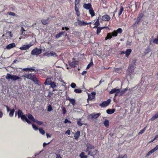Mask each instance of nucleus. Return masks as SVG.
<instances>
[{
	"mask_svg": "<svg viewBox=\"0 0 158 158\" xmlns=\"http://www.w3.org/2000/svg\"><path fill=\"white\" fill-rule=\"evenodd\" d=\"M4 106L6 107V108L7 110V112H9L10 110V108L8 106H7L6 105H4Z\"/></svg>",
	"mask_w": 158,
	"mask_h": 158,
	"instance_id": "61",
	"label": "nucleus"
},
{
	"mask_svg": "<svg viewBox=\"0 0 158 158\" xmlns=\"http://www.w3.org/2000/svg\"><path fill=\"white\" fill-rule=\"evenodd\" d=\"M150 49L149 48H147L145 49L144 52L145 55L148 53L150 52Z\"/></svg>",
	"mask_w": 158,
	"mask_h": 158,
	"instance_id": "41",
	"label": "nucleus"
},
{
	"mask_svg": "<svg viewBox=\"0 0 158 158\" xmlns=\"http://www.w3.org/2000/svg\"><path fill=\"white\" fill-rule=\"evenodd\" d=\"M49 19V17L48 18L46 19H41V22L43 25H46L48 23Z\"/></svg>",
	"mask_w": 158,
	"mask_h": 158,
	"instance_id": "17",
	"label": "nucleus"
},
{
	"mask_svg": "<svg viewBox=\"0 0 158 158\" xmlns=\"http://www.w3.org/2000/svg\"><path fill=\"white\" fill-rule=\"evenodd\" d=\"M64 29H65L66 31H68L69 28L67 27H62V30H64Z\"/></svg>",
	"mask_w": 158,
	"mask_h": 158,
	"instance_id": "63",
	"label": "nucleus"
},
{
	"mask_svg": "<svg viewBox=\"0 0 158 158\" xmlns=\"http://www.w3.org/2000/svg\"><path fill=\"white\" fill-rule=\"evenodd\" d=\"M110 19V17L108 15H104L102 16V20L105 21H109Z\"/></svg>",
	"mask_w": 158,
	"mask_h": 158,
	"instance_id": "9",
	"label": "nucleus"
},
{
	"mask_svg": "<svg viewBox=\"0 0 158 158\" xmlns=\"http://www.w3.org/2000/svg\"><path fill=\"white\" fill-rule=\"evenodd\" d=\"M86 148L85 149V152L88 155L94 156L96 155L97 150L94 149L95 147L94 145L89 143H87L86 145Z\"/></svg>",
	"mask_w": 158,
	"mask_h": 158,
	"instance_id": "1",
	"label": "nucleus"
},
{
	"mask_svg": "<svg viewBox=\"0 0 158 158\" xmlns=\"http://www.w3.org/2000/svg\"><path fill=\"white\" fill-rule=\"evenodd\" d=\"M158 118V112L155 114L151 118L152 121L154 120L155 119Z\"/></svg>",
	"mask_w": 158,
	"mask_h": 158,
	"instance_id": "33",
	"label": "nucleus"
},
{
	"mask_svg": "<svg viewBox=\"0 0 158 158\" xmlns=\"http://www.w3.org/2000/svg\"><path fill=\"white\" fill-rule=\"evenodd\" d=\"M32 125L34 130L36 131L38 129V127L35 125L33 124H32Z\"/></svg>",
	"mask_w": 158,
	"mask_h": 158,
	"instance_id": "54",
	"label": "nucleus"
},
{
	"mask_svg": "<svg viewBox=\"0 0 158 158\" xmlns=\"http://www.w3.org/2000/svg\"><path fill=\"white\" fill-rule=\"evenodd\" d=\"M95 97L94 96H91V95H88V100H91Z\"/></svg>",
	"mask_w": 158,
	"mask_h": 158,
	"instance_id": "50",
	"label": "nucleus"
},
{
	"mask_svg": "<svg viewBox=\"0 0 158 158\" xmlns=\"http://www.w3.org/2000/svg\"><path fill=\"white\" fill-rule=\"evenodd\" d=\"M120 89H116V88H114L111 90L109 92V93L110 94H114V93H116L117 94L120 91Z\"/></svg>",
	"mask_w": 158,
	"mask_h": 158,
	"instance_id": "13",
	"label": "nucleus"
},
{
	"mask_svg": "<svg viewBox=\"0 0 158 158\" xmlns=\"http://www.w3.org/2000/svg\"><path fill=\"white\" fill-rule=\"evenodd\" d=\"M124 10V8L123 6H121L120 7V11L118 13V15L119 16H120L121 14H122Z\"/></svg>",
	"mask_w": 158,
	"mask_h": 158,
	"instance_id": "36",
	"label": "nucleus"
},
{
	"mask_svg": "<svg viewBox=\"0 0 158 158\" xmlns=\"http://www.w3.org/2000/svg\"><path fill=\"white\" fill-rule=\"evenodd\" d=\"M78 61H75L69 63L70 66L73 68H75L77 65H78Z\"/></svg>",
	"mask_w": 158,
	"mask_h": 158,
	"instance_id": "11",
	"label": "nucleus"
},
{
	"mask_svg": "<svg viewBox=\"0 0 158 158\" xmlns=\"http://www.w3.org/2000/svg\"><path fill=\"white\" fill-rule=\"evenodd\" d=\"M158 149V145H156L154 148L152 149L150 151H149L147 154L146 156H150L152 153H153L154 152H155V151L157 150Z\"/></svg>",
	"mask_w": 158,
	"mask_h": 158,
	"instance_id": "10",
	"label": "nucleus"
},
{
	"mask_svg": "<svg viewBox=\"0 0 158 158\" xmlns=\"http://www.w3.org/2000/svg\"><path fill=\"white\" fill-rule=\"evenodd\" d=\"M117 32L118 34V33H121L123 32V30L121 28H118L117 30H115Z\"/></svg>",
	"mask_w": 158,
	"mask_h": 158,
	"instance_id": "46",
	"label": "nucleus"
},
{
	"mask_svg": "<svg viewBox=\"0 0 158 158\" xmlns=\"http://www.w3.org/2000/svg\"><path fill=\"white\" fill-rule=\"evenodd\" d=\"M66 112V110L65 108L64 107H63L62 108V113L64 114H65Z\"/></svg>",
	"mask_w": 158,
	"mask_h": 158,
	"instance_id": "56",
	"label": "nucleus"
},
{
	"mask_svg": "<svg viewBox=\"0 0 158 158\" xmlns=\"http://www.w3.org/2000/svg\"><path fill=\"white\" fill-rule=\"evenodd\" d=\"M145 130V127L143 129L141 130L139 132V134H143Z\"/></svg>",
	"mask_w": 158,
	"mask_h": 158,
	"instance_id": "59",
	"label": "nucleus"
},
{
	"mask_svg": "<svg viewBox=\"0 0 158 158\" xmlns=\"http://www.w3.org/2000/svg\"><path fill=\"white\" fill-rule=\"evenodd\" d=\"M99 19V18L98 17L94 24L95 25L99 26L100 25Z\"/></svg>",
	"mask_w": 158,
	"mask_h": 158,
	"instance_id": "39",
	"label": "nucleus"
},
{
	"mask_svg": "<svg viewBox=\"0 0 158 158\" xmlns=\"http://www.w3.org/2000/svg\"><path fill=\"white\" fill-rule=\"evenodd\" d=\"M76 84L74 83H72L71 84V86L73 88H74L76 87Z\"/></svg>",
	"mask_w": 158,
	"mask_h": 158,
	"instance_id": "57",
	"label": "nucleus"
},
{
	"mask_svg": "<svg viewBox=\"0 0 158 158\" xmlns=\"http://www.w3.org/2000/svg\"><path fill=\"white\" fill-rule=\"evenodd\" d=\"M53 94L52 92H49L48 93V95L47 97H50Z\"/></svg>",
	"mask_w": 158,
	"mask_h": 158,
	"instance_id": "62",
	"label": "nucleus"
},
{
	"mask_svg": "<svg viewBox=\"0 0 158 158\" xmlns=\"http://www.w3.org/2000/svg\"><path fill=\"white\" fill-rule=\"evenodd\" d=\"M22 77H25L27 79H30L31 80L33 76L31 74L29 73L27 74H25L22 76Z\"/></svg>",
	"mask_w": 158,
	"mask_h": 158,
	"instance_id": "22",
	"label": "nucleus"
},
{
	"mask_svg": "<svg viewBox=\"0 0 158 158\" xmlns=\"http://www.w3.org/2000/svg\"><path fill=\"white\" fill-rule=\"evenodd\" d=\"M65 134H68L69 135H70V130H67L65 132Z\"/></svg>",
	"mask_w": 158,
	"mask_h": 158,
	"instance_id": "64",
	"label": "nucleus"
},
{
	"mask_svg": "<svg viewBox=\"0 0 158 158\" xmlns=\"http://www.w3.org/2000/svg\"><path fill=\"white\" fill-rule=\"evenodd\" d=\"M38 70H39L38 69L35 70L33 68H29V71H30L31 72L35 71L38 72Z\"/></svg>",
	"mask_w": 158,
	"mask_h": 158,
	"instance_id": "52",
	"label": "nucleus"
},
{
	"mask_svg": "<svg viewBox=\"0 0 158 158\" xmlns=\"http://www.w3.org/2000/svg\"><path fill=\"white\" fill-rule=\"evenodd\" d=\"M76 14L77 16L79 17L80 15V12L79 11V9L78 7H74Z\"/></svg>",
	"mask_w": 158,
	"mask_h": 158,
	"instance_id": "20",
	"label": "nucleus"
},
{
	"mask_svg": "<svg viewBox=\"0 0 158 158\" xmlns=\"http://www.w3.org/2000/svg\"><path fill=\"white\" fill-rule=\"evenodd\" d=\"M52 82V81H51L50 78H48L46 80L44 84L45 85H50Z\"/></svg>",
	"mask_w": 158,
	"mask_h": 158,
	"instance_id": "19",
	"label": "nucleus"
},
{
	"mask_svg": "<svg viewBox=\"0 0 158 158\" xmlns=\"http://www.w3.org/2000/svg\"><path fill=\"white\" fill-rule=\"evenodd\" d=\"M80 132L79 131H77L74 135V137L76 140H77L80 136Z\"/></svg>",
	"mask_w": 158,
	"mask_h": 158,
	"instance_id": "18",
	"label": "nucleus"
},
{
	"mask_svg": "<svg viewBox=\"0 0 158 158\" xmlns=\"http://www.w3.org/2000/svg\"><path fill=\"white\" fill-rule=\"evenodd\" d=\"M69 101L70 102V103H71L73 106L75 105L76 101L74 99H69Z\"/></svg>",
	"mask_w": 158,
	"mask_h": 158,
	"instance_id": "34",
	"label": "nucleus"
},
{
	"mask_svg": "<svg viewBox=\"0 0 158 158\" xmlns=\"http://www.w3.org/2000/svg\"><path fill=\"white\" fill-rule=\"evenodd\" d=\"M34 83L36 84L37 85L39 86H40L41 85V83L40 81L38 80V79L36 81H35Z\"/></svg>",
	"mask_w": 158,
	"mask_h": 158,
	"instance_id": "48",
	"label": "nucleus"
},
{
	"mask_svg": "<svg viewBox=\"0 0 158 158\" xmlns=\"http://www.w3.org/2000/svg\"><path fill=\"white\" fill-rule=\"evenodd\" d=\"M52 110V107L51 105H49L48 106V111H51Z\"/></svg>",
	"mask_w": 158,
	"mask_h": 158,
	"instance_id": "53",
	"label": "nucleus"
},
{
	"mask_svg": "<svg viewBox=\"0 0 158 158\" xmlns=\"http://www.w3.org/2000/svg\"><path fill=\"white\" fill-rule=\"evenodd\" d=\"M121 69L117 68L115 69V71L117 73H120L121 72L120 71Z\"/></svg>",
	"mask_w": 158,
	"mask_h": 158,
	"instance_id": "58",
	"label": "nucleus"
},
{
	"mask_svg": "<svg viewBox=\"0 0 158 158\" xmlns=\"http://www.w3.org/2000/svg\"><path fill=\"white\" fill-rule=\"evenodd\" d=\"M65 33V31H62L57 34L55 36V38L58 39L61 37L62 35Z\"/></svg>",
	"mask_w": 158,
	"mask_h": 158,
	"instance_id": "21",
	"label": "nucleus"
},
{
	"mask_svg": "<svg viewBox=\"0 0 158 158\" xmlns=\"http://www.w3.org/2000/svg\"><path fill=\"white\" fill-rule=\"evenodd\" d=\"M115 111V110L114 109H107L106 111V113L108 114H112Z\"/></svg>",
	"mask_w": 158,
	"mask_h": 158,
	"instance_id": "27",
	"label": "nucleus"
},
{
	"mask_svg": "<svg viewBox=\"0 0 158 158\" xmlns=\"http://www.w3.org/2000/svg\"><path fill=\"white\" fill-rule=\"evenodd\" d=\"M16 45L15 43H12L7 45L6 46V48L7 49H10L14 47H15Z\"/></svg>",
	"mask_w": 158,
	"mask_h": 158,
	"instance_id": "14",
	"label": "nucleus"
},
{
	"mask_svg": "<svg viewBox=\"0 0 158 158\" xmlns=\"http://www.w3.org/2000/svg\"><path fill=\"white\" fill-rule=\"evenodd\" d=\"M83 7L85 9L89 10L92 8L91 4L90 3L88 4L84 3L83 4Z\"/></svg>",
	"mask_w": 158,
	"mask_h": 158,
	"instance_id": "12",
	"label": "nucleus"
},
{
	"mask_svg": "<svg viewBox=\"0 0 158 158\" xmlns=\"http://www.w3.org/2000/svg\"><path fill=\"white\" fill-rule=\"evenodd\" d=\"M42 52V50L41 49H38L35 48L31 52V54L32 55H38Z\"/></svg>",
	"mask_w": 158,
	"mask_h": 158,
	"instance_id": "5",
	"label": "nucleus"
},
{
	"mask_svg": "<svg viewBox=\"0 0 158 158\" xmlns=\"http://www.w3.org/2000/svg\"><path fill=\"white\" fill-rule=\"evenodd\" d=\"M94 65L93 62L92 60H91L90 63L87 65V67H86V69H89L90 67Z\"/></svg>",
	"mask_w": 158,
	"mask_h": 158,
	"instance_id": "35",
	"label": "nucleus"
},
{
	"mask_svg": "<svg viewBox=\"0 0 158 158\" xmlns=\"http://www.w3.org/2000/svg\"><path fill=\"white\" fill-rule=\"evenodd\" d=\"M7 14L10 15H12L13 16H15L16 15V14L15 13L10 11L7 12Z\"/></svg>",
	"mask_w": 158,
	"mask_h": 158,
	"instance_id": "45",
	"label": "nucleus"
},
{
	"mask_svg": "<svg viewBox=\"0 0 158 158\" xmlns=\"http://www.w3.org/2000/svg\"><path fill=\"white\" fill-rule=\"evenodd\" d=\"M23 114L22 111L21 110H19L18 112V118H19L20 117L21 119L23 121H26L29 124H31V122L27 119L25 115H22Z\"/></svg>",
	"mask_w": 158,
	"mask_h": 158,
	"instance_id": "2",
	"label": "nucleus"
},
{
	"mask_svg": "<svg viewBox=\"0 0 158 158\" xmlns=\"http://www.w3.org/2000/svg\"><path fill=\"white\" fill-rule=\"evenodd\" d=\"M80 156L81 158H87V156L85 155V153L83 152H82L80 154Z\"/></svg>",
	"mask_w": 158,
	"mask_h": 158,
	"instance_id": "31",
	"label": "nucleus"
},
{
	"mask_svg": "<svg viewBox=\"0 0 158 158\" xmlns=\"http://www.w3.org/2000/svg\"><path fill=\"white\" fill-rule=\"evenodd\" d=\"M153 42L157 44H158V35L157 38L153 40Z\"/></svg>",
	"mask_w": 158,
	"mask_h": 158,
	"instance_id": "51",
	"label": "nucleus"
},
{
	"mask_svg": "<svg viewBox=\"0 0 158 158\" xmlns=\"http://www.w3.org/2000/svg\"><path fill=\"white\" fill-rule=\"evenodd\" d=\"M100 115V113H97L94 112L89 115L87 118L89 120L96 119Z\"/></svg>",
	"mask_w": 158,
	"mask_h": 158,
	"instance_id": "4",
	"label": "nucleus"
},
{
	"mask_svg": "<svg viewBox=\"0 0 158 158\" xmlns=\"http://www.w3.org/2000/svg\"><path fill=\"white\" fill-rule=\"evenodd\" d=\"M31 47L29 45H24L23 46L20 47V49L21 50H26L28 49Z\"/></svg>",
	"mask_w": 158,
	"mask_h": 158,
	"instance_id": "16",
	"label": "nucleus"
},
{
	"mask_svg": "<svg viewBox=\"0 0 158 158\" xmlns=\"http://www.w3.org/2000/svg\"><path fill=\"white\" fill-rule=\"evenodd\" d=\"M80 2V0H77L75 1V6L74 7H76L77 6V5L79 4Z\"/></svg>",
	"mask_w": 158,
	"mask_h": 158,
	"instance_id": "47",
	"label": "nucleus"
},
{
	"mask_svg": "<svg viewBox=\"0 0 158 158\" xmlns=\"http://www.w3.org/2000/svg\"><path fill=\"white\" fill-rule=\"evenodd\" d=\"M74 91L76 93H80L82 92V90L80 89H75Z\"/></svg>",
	"mask_w": 158,
	"mask_h": 158,
	"instance_id": "40",
	"label": "nucleus"
},
{
	"mask_svg": "<svg viewBox=\"0 0 158 158\" xmlns=\"http://www.w3.org/2000/svg\"><path fill=\"white\" fill-rule=\"evenodd\" d=\"M38 79L37 77L35 75H33V77L31 79V80L33 81L34 82Z\"/></svg>",
	"mask_w": 158,
	"mask_h": 158,
	"instance_id": "37",
	"label": "nucleus"
},
{
	"mask_svg": "<svg viewBox=\"0 0 158 158\" xmlns=\"http://www.w3.org/2000/svg\"><path fill=\"white\" fill-rule=\"evenodd\" d=\"M20 31H21L20 35H23V33L24 31H25V30H24V28L22 27H21V28Z\"/></svg>",
	"mask_w": 158,
	"mask_h": 158,
	"instance_id": "55",
	"label": "nucleus"
},
{
	"mask_svg": "<svg viewBox=\"0 0 158 158\" xmlns=\"http://www.w3.org/2000/svg\"><path fill=\"white\" fill-rule=\"evenodd\" d=\"M134 20H135V22L133 24L132 27H133L134 31L136 30L137 29L138 26V17L136 19L135 18L134 19Z\"/></svg>",
	"mask_w": 158,
	"mask_h": 158,
	"instance_id": "7",
	"label": "nucleus"
},
{
	"mask_svg": "<svg viewBox=\"0 0 158 158\" xmlns=\"http://www.w3.org/2000/svg\"><path fill=\"white\" fill-rule=\"evenodd\" d=\"M39 129L40 133L42 135H44L45 134V131L42 128H39Z\"/></svg>",
	"mask_w": 158,
	"mask_h": 158,
	"instance_id": "44",
	"label": "nucleus"
},
{
	"mask_svg": "<svg viewBox=\"0 0 158 158\" xmlns=\"http://www.w3.org/2000/svg\"><path fill=\"white\" fill-rule=\"evenodd\" d=\"M112 38V35L110 33H109L107 34L105 38V40H106L110 39Z\"/></svg>",
	"mask_w": 158,
	"mask_h": 158,
	"instance_id": "28",
	"label": "nucleus"
},
{
	"mask_svg": "<svg viewBox=\"0 0 158 158\" xmlns=\"http://www.w3.org/2000/svg\"><path fill=\"white\" fill-rule=\"evenodd\" d=\"M50 86L52 88H54L56 87V83L55 82L52 81L50 84Z\"/></svg>",
	"mask_w": 158,
	"mask_h": 158,
	"instance_id": "32",
	"label": "nucleus"
},
{
	"mask_svg": "<svg viewBox=\"0 0 158 158\" xmlns=\"http://www.w3.org/2000/svg\"><path fill=\"white\" fill-rule=\"evenodd\" d=\"M111 102V100L110 99H108L107 101H104L102 103L100 104V106L101 107H106L109 105Z\"/></svg>",
	"mask_w": 158,
	"mask_h": 158,
	"instance_id": "6",
	"label": "nucleus"
},
{
	"mask_svg": "<svg viewBox=\"0 0 158 158\" xmlns=\"http://www.w3.org/2000/svg\"><path fill=\"white\" fill-rule=\"evenodd\" d=\"M6 78L8 80H11L13 81H15L18 79H21L19 77L15 75H12L9 73H7L6 76Z\"/></svg>",
	"mask_w": 158,
	"mask_h": 158,
	"instance_id": "3",
	"label": "nucleus"
},
{
	"mask_svg": "<svg viewBox=\"0 0 158 158\" xmlns=\"http://www.w3.org/2000/svg\"><path fill=\"white\" fill-rule=\"evenodd\" d=\"M89 12L92 17H93L95 15V14L93 8L89 10Z\"/></svg>",
	"mask_w": 158,
	"mask_h": 158,
	"instance_id": "26",
	"label": "nucleus"
},
{
	"mask_svg": "<svg viewBox=\"0 0 158 158\" xmlns=\"http://www.w3.org/2000/svg\"><path fill=\"white\" fill-rule=\"evenodd\" d=\"M28 118L31 121L34 122L35 119L34 117L31 114H27Z\"/></svg>",
	"mask_w": 158,
	"mask_h": 158,
	"instance_id": "25",
	"label": "nucleus"
},
{
	"mask_svg": "<svg viewBox=\"0 0 158 158\" xmlns=\"http://www.w3.org/2000/svg\"><path fill=\"white\" fill-rule=\"evenodd\" d=\"M77 21L78 22V25L80 26H85L87 25L86 22H85L84 21H81L78 19H77Z\"/></svg>",
	"mask_w": 158,
	"mask_h": 158,
	"instance_id": "15",
	"label": "nucleus"
},
{
	"mask_svg": "<svg viewBox=\"0 0 158 158\" xmlns=\"http://www.w3.org/2000/svg\"><path fill=\"white\" fill-rule=\"evenodd\" d=\"M64 123H71V122L67 118H66L64 120Z\"/></svg>",
	"mask_w": 158,
	"mask_h": 158,
	"instance_id": "60",
	"label": "nucleus"
},
{
	"mask_svg": "<svg viewBox=\"0 0 158 158\" xmlns=\"http://www.w3.org/2000/svg\"><path fill=\"white\" fill-rule=\"evenodd\" d=\"M15 111V109L14 108L11 110L9 114V116L10 117H12L14 115Z\"/></svg>",
	"mask_w": 158,
	"mask_h": 158,
	"instance_id": "29",
	"label": "nucleus"
},
{
	"mask_svg": "<svg viewBox=\"0 0 158 158\" xmlns=\"http://www.w3.org/2000/svg\"><path fill=\"white\" fill-rule=\"evenodd\" d=\"M105 28V27H97L96 34L98 35H99V33L101 32V30Z\"/></svg>",
	"mask_w": 158,
	"mask_h": 158,
	"instance_id": "24",
	"label": "nucleus"
},
{
	"mask_svg": "<svg viewBox=\"0 0 158 158\" xmlns=\"http://www.w3.org/2000/svg\"><path fill=\"white\" fill-rule=\"evenodd\" d=\"M127 156L126 155H119L118 158H127Z\"/></svg>",
	"mask_w": 158,
	"mask_h": 158,
	"instance_id": "42",
	"label": "nucleus"
},
{
	"mask_svg": "<svg viewBox=\"0 0 158 158\" xmlns=\"http://www.w3.org/2000/svg\"><path fill=\"white\" fill-rule=\"evenodd\" d=\"M110 33L111 34V35H112V36L116 37L118 35V33L115 30Z\"/></svg>",
	"mask_w": 158,
	"mask_h": 158,
	"instance_id": "38",
	"label": "nucleus"
},
{
	"mask_svg": "<svg viewBox=\"0 0 158 158\" xmlns=\"http://www.w3.org/2000/svg\"><path fill=\"white\" fill-rule=\"evenodd\" d=\"M46 55L48 57H49L50 56L56 57L57 56L56 53L53 51H51L50 52H48L46 53Z\"/></svg>",
	"mask_w": 158,
	"mask_h": 158,
	"instance_id": "8",
	"label": "nucleus"
},
{
	"mask_svg": "<svg viewBox=\"0 0 158 158\" xmlns=\"http://www.w3.org/2000/svg\"><path fill=\"white\" fill-rule=\"evenodd\" d=\"M34 122L36 123L39 125H41L43 123L42 122L39 121L37 120H35Z\"/></svg>",
	"mask_w": 158,
	"mask_h": 158,
	"instance_id": "43",
	"label": "nucleus"
},
{
	"mask_svg": "<svg viewBox=\"0 0 158 158\" xmlns=\"http://www.w3.org/2000/svg\"><path fill=\"white\" fill-rule=\"evenodd\" d=\"M132 50L131 49H127L126 50V56L128 58L129 56V55L131 53Z\"/></svg>",
	"mask_w": 158,
	"mask_h": 158,
	"instance_id": "23",
	"label": "nucleus"
},
{
	"mask_svg": "<svg viewBox=\"0 0 158 158\" xmlns=\"http://www.w3.org/2000/svg\"><path fill=\"white\" fill-rule=\"evenodd\" d=\"M79 120L77 121V123L79 126H81L83 125V123L81 122V119H80Z\"/></svg>",
	"mask_w": 158,
	"mask_h": 158,
	"instance_id": "49",
	"label": "nucleus"
},
{
	"mask_svg": "<svg viewBox=\"0 0 158 158\" xmlns=\"http://www.w3.org/2000/svg\"><path fill=\"white\" fill-rule=\"evenodd\" d=\"M103 124L106 127H108L109 126V123L108 120L105 119L103 122Z\"/></svg>",
	"mask_w": 158,
	"mask_h": 158,
	"instance_id": "30",
	"label": "nucleus"
}]
</instances>
